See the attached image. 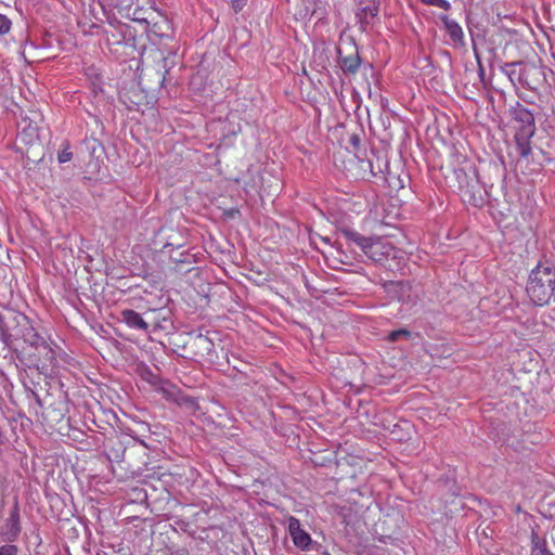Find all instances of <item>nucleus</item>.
Instances as JSON below:
<instances>
[{
    "label": "nucleus",
    "instance_id": "12",
    "mask_svg": "<svg viewBox=\"0 0 555 555\" xmlns=\"http://www.w3.org/2000/svg\"><path fill=\"white\" fill-rule=\"evenodd\" d=\"M66 415L65 402L54 401L42 410L43 420L50 425L60 424Z\"/></svg>",
    "mask_w": 555,
    "mask_h": 555
},
{
    "label": "nucleus",
    "instance_id": "28",
    "mask_svg": "<svg viewBox=\"0 0 555 555\" xmlns=\"http://www.w3.org/2000/svg\"><path fill=\"white\" fill-rule=\"evenodd\" d=\"M350 142L354 147H358L360 145V139L356 134L351 135Z\"/></svg>",
    "mask_w": 555,
    "mask_h": 555
},
{
    "label": "nucleus",
    "instance_id": "25",
    "mask_svg": "<svg viewBox=\"0 0 555 555\" xmlns=\"http://www.w3.org/2000/svg\"><path fill=\"white\" fill-rule=\"evenodd\" d=\"M246 2L247 0H231V5L235 12H238L245 7Z\"/></svg>",
    "mask_w": 555,
    "mask_h": 555
},
{
    "label": "nucleus",
    "instance_id": "10",
    "mask_svg": "<svg viewBox=\"0 0 555 555\" xmlns=\"http://www.w3.org/2000/svg\"><path fill=\"white\" fill-rule=\"evenodd\" d=\"M190 347L196 357L205 358L214 352L215 344L206 335H195L190 339Z\"/></svg>",
    "mask_w": 555,
    "mask_h": 555
},
{
    "label": "nucleus",
    "instance_id": "4",
    "mask_svg": "<svg viewBox=\"0 0 555 555\" xmlns=\"http://www.w3.org/2000/svg\"><path fill=\"white\" fill-rule=\"evenodd\" d=\"M56 348L52 340L44 339L34 350L24 348L18 359L28 366L36 367L40 373L48 374L56 366Z\"/></svg>",
    "mask_w": 555,
    "mask_h": 555
},
{
    "label": "nucleus",
    "instance_id": "3",
    "mask_svg": "<svg viewBox=\"0 0 555 555\" xmlns=\"http://www.w3.org/2000/svg\"><path fill=\"white\" fill-rule=\"evenodd\" d=\"M15 324L9 337L14 350L18 356H22L24 348L34 350L46 338L41 336L34 327L30 319L24 313H16L13 317Z\"/></svg>",
    "mask_w": 555,
    "mask_h": 555
},
{
    "label": "nucleus",
    "instance_id": "14",
    "mask_svg": "<svg viewBox=\"0 0 555 555\" xmlns=\"http://www.w3.org/2000/svg\"><path fill=\"white\" fill-rule=\"evenodd\" d=\"M534 132L528 131H516L515 133L517 152L524 158H527L531 154V138Z\"/></svg>",
    "mask_w": 555,
    "mask_h": 555
},
{
    "label": "nucleus",
    "instance_id": "8",
    "mask_svg": "<svg viewBox=\"0 0 555 555\" xmlns=\"http://www.w3.org/2000/svg\"><path fill=\"white\" fill-rule=\"evenodd\" d=\"M524 46L529 47V50H522L527 59L547 53L555 56V43L551 40V37H541L540 39L539 37H532L531 42L521 40L518 47L524 48Z\"/></svg>",
    "mask_w": 555,
    "mask_h": 555
},
{
    "label": "nucleus",
    "instance_id": "11",
    "mask_svg": "<svg viewBox=\"0 0 555 555\" xmlns=\"http://www.w3.org/2000/svg\"><path fill=\"white\" fill-rule=\"evenodd\" d=\"M514 120L517 124L516 131L535 132L534 117L526 107L518 106L515 108Z\"/></svg>",
    "mask_w": 555,
    "mask_h": 555
},
{
    "label": "nucleus",
    "instance_id": "9",
    "mask_svg": "<svg viewBox=\"0 0 555 555\" xmlns=\"http://www.w3.org/2000/svg\"><path fill=\"white\" fill-rule=\"evenodd\" d=\"M287 522L288 533L293 540V543L302 551L309 550L312 543V539L310 534L301 527L299 519L294 516H289Z\"/></svg>",
    "mask_w": 555,
    "mask_h": 555
},
{
    "label": "nucleus",
    "instance_id": "5",
    "mask_svg": "<svg viewBox=\"0 0 555 555\" xmlns=\"http://www.w3.org/2000/svg\"><path fill=\"white\" fill-rule=\"evenodd\" d=\"M387 167V160L384 158L376 157V164H374L373 159L360 158L357 155H351L344 164L347 176L354 180H370L383 175Z\"/></svg>",
    "mask_w": 555,
    "mask_h": 555
},
{
    "label": "nucleus",
    "instance_id": "15",
    "mask_svg": "<svg viewBox=\"0 0 555 555\" xmlns=\"http://www.w3.org/2000/svg\"><path fill=\"white\" fill-rule=\"evenodd\" d=\"M134 39L135 37H122L121 41H115L108 43V46L111 47V51L113 53L131 56L135 51Z\"/></svg>",
    "mask_w": 555,
    "mask_h": 555
},
{
    "label": "nucleus",
    "instance_id": "2",
    "mask_svg": "<svg viewBox=\"0 0 555 555\" xmlns=\"http://www.w3.org/2000/svg\"><path fill=\"white\" fill-rule=\"evenodd\" d=\"M340 233L348 242L356 244L375 262H383L395 253V246L387 237L364 236L349 228H341Z\"/></svg>",
    "mask_w": 555,
    "mask_h": 555
},
{
    "label": "nucleus",
    "instance_id": "19",
    "mask_svg": "<svg viewBox=\"0 0 555 555\" xmlns=\"http://www.w3.org/2000/svg\"><path fill=\"white\" fill-rule=\"evenodd\" d=\"M411 337H412V333L410 331H408L406 328H400V330H395V331L390 332L386 339L389 343H395L401 338L410 339Z\"/></svg>",
    "mask_w": 555,
    "mask_h": 555
},
{
    "label": "nucleus",
    "instance_id": "17",
    "mask_svg": "<svg viewBox=\"0 0 555 555\" xmlns=\"http://www.w3.org/2000/svg\"><path fill=\"white\" fill-rule=\"evenodd\" d=\"M540 75L539 68L533 65H525L521 69L519 80L530 89H535L533 77Z\"/></svg>",
    "mask_w": 555,
    "mask_h": 555
},
{
    "label": "nucleus",
    "instance_id": "1",
    "mask_svg": "<svg viewBox=\"0 0 555 555\" xmlns=\"http://www.w3.org/2000/svg\"><path fill=\"white\" fill-rule=\"evenodd\" d=\"M526 292L533 305H550L555 298V264L548 260L539 261L529 273Z\"/></svg>",
    "mask_w": 555,
    "mask_h": 555
},
{
    "label": "nucleus",
    "instance_id": "21",
    "mask_svg": "<svg viewBox=\"0 0 555 555\" xmlns=\"http://www.w3.org/2000/svg\"><path fill=\"white\" fill-rule=\"evenodd\" d=\"M537 548H546V541L544 538H541L537 532L532 531L531 551H537Z\"/></svg>",
    "mask_w": 555,
    "mask_h": 555
},
{
    "label": "nucleus",
    "instance_id": "23",
    "mask_svg": "<svg viewBox=\"0 0 555 555\" xmlns=\"http://www.w3.org/2000/svg\"><path fill=\"white\" fill-rule=\"evenodd\" d=\"M18 548L13 544L0 545V555H17Z\"/></svg>",
    "mask_w": 555,
    "mask_h": 555
},
{
    "label": "nucleus",
    "instance_id": "20",
    "mask_svg": "<svg viewBox=\"0 0 555 555\" xmlns=\"http://www.w3.org/2000/svg\"><path fill=\"white\" fill-rule=\"evenodd\" d=\"M443 23L446 25V28L449 31V35H463L462 28L454 20H450L449 17H443Z\"/></svg>",
    "mask_w": 555,
    "mask_h": 555
},
{
    "label": "nucleus",
    "instance_id": "26",
    "mask_svg": "<svg viewBox=\"0 0 555 555\" xmlns=\"http://www.w3.org/2000/svg\"><path fill=\"white\" fill-rule=\"evenodd\" d=\"M531 555H552V553L547 548H537V551H531Z\"/></svg>",
    "mask_w": 555,
    "mask_h": 555
},
{
    "label": "nucleus",
    "instance_id": "18",
    "mask_svg": "<svg viewBox=\"0 0 555 555\" xmlns=\"http://www.w3.org/2000/svg\"><path fill=\"white\" fill-rule=\"evenodd\" d=\"M144 378H146L152 385L159 384L158 389L162 392H164V395H166V396L172 395L171 389L173 387L167 382H159L158 377L156 375H154L151 371H149V370L146 371V376Z\"/></svg>",
    "mask_w": 555,
    "mask_h": 555
},
{
    "label": "nucleus",
    "instance_id": "7",
    "mask_svg": "<svg viewBox=\"0 0 555 555\" xmlns=\"http://www.w3.org/2000/svg\"><path fill=\"white\" fill-rule=\"evenodd\" d=\"M356 1V22L359 25L360 33H370L373 30L375 20L379 11V0H354Z\"/></svg>",
    "mask_w": 555,
    "mask_h": 555
},
{
    "label": "nucleus",
    "instance_id": "6",
    "mask_svg": "<svg viewBox=\"0 0 555 555\" xmlns=\"http://www.w3.org/2000/svg\"><path fill=\"white\" fill-rule=\"evenodd\" d=\"M337 53L344 72L356 74L361 65L354 37H339Z\"/></svg>",
    "mask_w": 555,
    "mask_h": 555
},
{
    "label": "nucleus",
    "instance_id": "13",
    "mask_svg": "<svg viewBox=\"0 0 555 555\" xmlns=\"http://www.w3.org/2000/svg\"><path fill=\"white\" fill-rule=\"evenodd\" d=\"M21 532V524H20V512L17 505L11 511L2 534L9 540L13 541L17 538Z\"/></svg>",
    "mask_w": 555,
    "mask_h": 555
},
{
    "label": "nucleus",
    "instance_id": "27",
    "mask_svg": "<svg viewBox=\"0 0 555 555\" xmlns=\"http://www.w3.org/2000/svg\"><path fill=\"white\" fill-rule=\"evenodd\" d=\"M170 555H190V553L185 548H179V550L172 551Z\"/></svg>",
    "mask_w": 555,
    "mask_h": 555
},
{
    "label": "nucleus",
    "instance_id": "16",
    "mask_svg": "<svg viewBox=\"0 0 555 555\" xmlns=\"http://www.w3.org/2000/svg\"><path fill=\"white\" fill-rule=\"evenodd\" d=\"M121 320L131 328L142 330V331L149 330V324L134 310H131V309L122 310L121 311Z\"/></svg>",
    "mask_w": 555,
    "mask_h": 555
},
{
    "label": "nucleus",
    "instance_id": "22",
    "mask_svg": "<svg viewBox=\"0 0 555 555\" xmlns=\"http://www.w3.org/2000/svg\"><path fill=\"white\" fill-rule=\"evenodd\" d=\"M11 21L3 14H0V35H5L11 29Z\"/></svg>",
    "mask_w": 555,
    "mask_h": 555
},
{
    "label": "nucleus",
    "instance_id": "24",
    "mask_svg": "<svg viewBox=\"0 0 555 555\" xmlns=\"http://www.w3.org/2000/svg\"><path fill=\"white\" fill-rule=\"evenodd\" d=\"M72 157L73 154L68 150H63L57 156L60 163H67L72 159Z\"/></svg>",
    "mask_w": 555,
    "mask_h": 555
}]
</instances>
